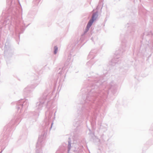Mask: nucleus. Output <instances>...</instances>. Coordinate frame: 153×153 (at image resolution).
I'll use <instances>...</instances> for the list:
<instances>
[{
  "label": "nucleus",
  "instance_id": "1",
  "mask_svg": "<svg viewBox=\"0 0 153 153\" xmlns=\"http://www.w3.org/2000/svg\"><path fill=\"white\" fill-rule=\"evenodd\" d=\"M96 14H94L92 16V19H91L88 22L87 27V28H89L92 25L93 22L96 19Z\"/></svg>",
  "mask_w": 153,
  "mask_h": 153
},
{
  "label": "nucleus",
  "instance_id": "2",
  "mask_svg": "<svg viewBox=\"0 0 153 153\" xmlns=\"http://www.w3.org/2000/svg\"><path fill=\"white\" fill-rule=\"evenodd\" d=\"M54 54H56L57 52V51H58V48L57 47H56L55 46L54 47Z\"/></svg>",
  "mask_w": 153,
  "mask_h": 153
}]
</instances>
